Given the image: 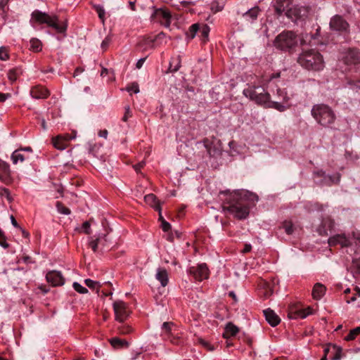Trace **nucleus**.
Listing matches in <instances>:
<instances>
[{"instance_id":"3","label":"nucleus","mask_w":360,"mask_h":360,"mask_svg":"<svg viewBox=\"0 0 360 360\" xmlns=\"http://www.w3.org/2000/svg\"><path fill=\"white\" fill-rule=\"evenodd\" d=\"M311 115L316 121L323 127H330L335 120L333 110L324 104L314 105L311 109Z\"/></svg>"},{"instance_id":"8","label":"nucleus","mask_w":360,"mask_h":360,"mask_svg":"<svg viewBox=\"0 0 360 360\" xmlns=\"http://www.w3.org/2000/svg\"><path fill=\"white\" fill-rule=\"evenodd\" d=\"M331 31L345 34L350 32V26L347 20L341 15H333L329 22Z\"/></svg>"},{"instance_id":"14","label":"nucleus","mask_w":360,"mask_h":360,"mask_svg":"<svg viewBox=\"0 0 360 360\" xmlns=\"http://www.w3.org/2000/svg\"><path fill=\"white\" fill-rule=\"evenodd\" d=\"M96 238H93L92 237L90 238L89 242V246L92 249V250L96 252L98 250L99 246L101 247V250L104 248L105 246V243L107 242V235L106 234H101L99 233L98 236H95Z\"/></svg>"},{"instance_id":"15","label":"nucleus","mask_w":360,"mask_h":360,"mask_svg":"<svg viewBox=\"0 0 360 360\" xmlns=\"http://www.w3.org/2000/svg\"><path fill=\"white\" fill-rule=\"evenodd\" d=\"M334 227V221L329 217L322 219L321 224L317 229V231L321 236H328V231H330Z\"/></svg>"},{"instance_id":"47","label":"nucleus","mask_w":360,"mask_h":360,"mask_svg":"<svg viewBox=\"0 0 360 360\" xmlns=\"http://www.w3.org/2000/svg\"><path fill=\"white\" fill-rule=\"evenodd\" d=\"M18 75H19L18 72L15 69L10 70L8 73V79L11 82H13L16 81Z\"/></svg>"},{"instance_id":"28","label":"nucleus","mask_w":360,"mask_h":360,"mask_svg":"<svg viewBox=\"0 0 360 360\" xmlns=\"http://www.w3.org/2000/svg\"><path fill=\"white\" fill-rule=\"evenodd\" d=\"M52 143L56 149L60 150H63L68 147V143H66L61 135L53 138Z\"/></svg>"},{"instance_id":"13","label":"nucleus","mask_w":360,"mask_h":360,"mask_svg":"<svg viewBox=\"0 0 360 360\" xmlns=\"http://www.w3.org/2000/svg\"><path fill=\"white\" fill-rule=\"evenodd\" d=\"M46 278L48 283L53 286H60L65 283V279L60 271H50L46 274Z\"/></svg>"},{"instance_id":"25","label":"nucleus","mask_w":360,"mask_h":360,"mask_svg":"<svg viewBox=\"0 0 360 360\" xmlns=\"http://www.w3.org/2000/svg\"><path fill=\"white\" fill-rule=\"evenodd\" d=\"M155 277L160 282L162 287H165L167 285L168 274L165 269H158Z\"/></svg>"},{"instance_id":"2","label":"nucleus","mask_w":360,"mask_h":360,"mask_svg":"<svg viewBox=\"0 0 360 360\" xmlns=\"http://www.w3.org/2000/svg\"><path fill=\"white\" fill-rule=\"evenodd\" d=\"M297 62L309 70H320L324 66L323 56L316 49L303 50L299 54Z\"/></svg>"},{"instance_id":"53","label":"nucleus","mask_w":360,"mask_h":360,"mask_svg":"<svg viewBox=\"0 0 360 360\" xmlns=\"http://www.w3.org/2000/svg\"><path fill=\"white\" fill-rule=\"evenodd\" d=\"M108 75H110V77L109 79V81H112L114 79V75H113L112 72L110 71L107 68H103V69L101 70V76L104 77L105 76H106Z\"/></svg>"},{"instance_id":"26","label":"nucleus","mask_w":360,"mask_h":360,"mask_svg":"<svg viewBox=\"0 0 360 360\" xmlns=\"http://www.w3.org/2000/svg\"><path fill=\"white\" fill-rule=\"evenodd\" d=\"M281 72H278L276 73L272 74L267 81V86L266 88H274V84H276V82L280 84H283V80H280L279 79L281 77Z\"/></svg>"},{"instance_id":"22","label":"nucleus","mask_w":360,"mask_h":360,"mask_svg":"<svg viewBox=\"0 0 360 360\" xmlns=\"http://www.w3.org/2000/svg\"><path fill=\"white\" fill-rule=\"evenodd\" d=\"M325 292L326 287L320 283H316L312 290L313 298L315 300H319L324 295Z\"/></svg>"},{"instance_id":"51","label":"nucleus","mask_w":360,"mask_h":360,"mask_svg":"<svg viewBox=\"0 0 360 360\" xmlns=\"http://www.w3.org/2000/svg\"><path fill=\"white\" fill-rule=\"evenodd\" d=\"M8 53L7 49L5 47L0 48V59L1 60H6L8 59Z\"/></svg>"},{"instance_id":"18","label":"nucleus","mask_w":360,"mask_h":360,"mask_svg":"<svg viewBox=\"0 0 360 360\" xmlns=\"http://www.w3.org/2000/svg\"><path fill=\"white\" fill-rule=\"evenodd\" d=\"M311 314L310 309H298L292 307L288 312V317L290 319H296L298 318L304 319L308 314Z\"/></svg>"},{"instance_id":"45","label":"nucleus","mask_w":360,"mask_h":360,"mask_svg":"<svg viewBox=\"0 0 360 360\" xmlns=\"http://www.w3.org/2000/svg\"><path fill=\"white\" fill-rule=\"evenodd\" d=\"M112 41V37L108 35L102 41L101 47L103 51H106Z\"/></svg>"},{"instance_id":"55","label":"nucleus","mask_w":360,"mask_h":360,"mask_svg":"<svg viewBox=\"0 0 360 360\" xmlns=\"http://www.w3.org/2000/svg\"><path fill=\"white\" fill-rule=\"evenodd\" d=\"M131 117V112L129 105L125 107V113L122 117V121L127 122L128 118Z\"/></svg>"},{"instance_id":"20","label":"nucleus","mask_w":360,"mask_h":360,"mask_svg":"<svg viewBox=\"0 0 360 360\" xmlns=\"http://www.w3.org/2000/svg\"><path fill=\"white\" fill-rule=\"evenodd\" d=\"M292 0H276L275 10L278 15H281L292 4Z\"/></svg>"},{"instance_id":"52","label":"nucleus","mask_w":360,"mask_h":360,"mask_svg":"<svg viewBox=\"0 0 360 360\" xmlns=\"http://www.w3.org/2000/svg\"><path fill=\"white\" fill-rule=\"evenodd\" d=\"M153 41L150 39H142L139 44V46L141 47L143 46H153Z\"/></svg>"},{"instance_id":"5","label":"nucleus","mask_w":360,"mask_h":360,"mask_svg":"<svg viewBox=\"0 0 360 360\" xmlns=\"http://www.w3.org/2000/svg\"><path fill=\"white\" fill-rule=\"evenodd\" d=\"M276 48L284 51H290L297 45V36L292 31H283L275 39Z\"/></svg>"},{"instance_id":"23","label":"nucleus","mask_w":360,"mask_h":360,"mask_svg":"<svg viewBox=\"0 0 360 360\" xmlns=\"http://www.w3.org/2000/svg\"><path fill=\"white\" fill-rule=\"evenodd\" d=\"M110 343L115 349L128 348L129 347V342L117 337L111 338L110 340Z\"/></svg>"},{"instance_id":"56","label":"nucleus","mask_w":360,"mask_h":360,"mask_svg":"<svg viewBox=\"0 0 360 360\" xmlns=\"http://www.w3.org/2000/svg\"><path fill=\"white\" fill-rule=\"evenodd\" d=\"M333 347H335V345L333 344H328L324 348V355L327 356L328 354H330L332 356L333 353Z\"/></svg>"},{"instance_id":"63","label":"nucleus","mask_w":360,"mask_h":360,"mask_svg":"<svg viewBox=\"0 0 360 360\" xmlns=\"http://www.w3.org/2000/svg\"><path fill=\"white\" fill-rule=\"evenodd\" d=\"M84 71V69L83 68H81V67H78L75 69V72H74V74H73V77H78L81 73H82Z\"/></svg>"},{"instance_id":"49","label":"nucleus","mask_w":360,"mask_h":360,"mask_svg":"<svg viewBox=\"0 0 360 360\" xmlns=\"http://www.w3.org/2000/svg\"><path fill=\"white\" fill-rule=\"evenodd\" d=\"M0 195L2 198H6L8 201H11L12 198L10 195V191L8 189L4 188L0 189Z\"/></svg>"},{"instance_id":"17","label":"nucleus","mask_w":360,"mask_h":360,"mask_svg":"<svg viewBox=\"0 0 360 360\" xmlns=\"http://www.w3.org/2000/svg\"><path fill=\"white\" fill-rule=\"evenodd\" d=\"M284 12H285V15L288 18L296 20L304 15L303 13L305 12V9L298 6H293L292 7L289 6Z\"/></svg>"},{"instance_id":"36","label":"nucleus","mask_w":360,"mask_h":360,"mask_svg":"<svg viewBox=\"0 0 360 360\" xmlns=\"http://www.w3.org/2000/svg\"><path fill=\"white\" fill-rule=\"evenodd\" d=\"M20 151V150H16L11 155V159L13 160V164H17L18 161L22 162L25 160L24 155L21 154Z\"/></svg>"},{"instance_id":"50","label":"nucleus","mask_w":360,"mask_h":360,"mask_svg":"<svg viewBox=\"0 0 360 360\" xmlns=\"http://www.w3.org/2000/svg\"><path fill=\"white\" fill-rule=\"evenodd\" d=\"M0 245L3 247L4 248H8L9 245L6 241V237L4 236V233L3 231L0 229Z\"/></svg>"},{"instance_id":"1","label":"nucleus","mask_w":360,"mask_h":360,"mask_svg":"<svg viewBox=\"0 0 360 360\" xmlns=\"http://www.w3.org/2000/svg\"><path fill=\"white\" fill-rule=\"evenodd\" d=\"M226 195L222 205L223 210L228 212L238 219H244L250 213V207L258 200V196L248 191L240 190L233 192L222 191Z\"/></svg>"},{"instance_id":"30","label":"nucleus","mask_w":360,"mask_h":360,"mask_svg":"<svg viewBox=\"0 0 360 360\" xmlns=\"http://www.w3.org/2000/svg\"><path fill=\"white\" fill-rule=\"evenodd\" d=\"M144 201L146 202V203L153 207L155 210H156L157 205H160L159 200L157 199L156 196L153 193H150L145 195Z\"/></svg>"},{"instance_id":"41","label":"nucleus","mask_w":360,"mask_h":360,"mask_svg":"<svg viewBox=\"0 0 360 360\" xmlns=\"http://www.w3.org/2000/svg\"><path fill=\"white\" fill-rule=\"evenodd\" d=\"M56 208L58 212L63 214L68 215L70 214V210L66 207H65L62 202H56Z\"/></svg>"},{"instance_id":"4","label":"nucleus","mask_w":360,"mask_h":360,"mask_svg":"<svg viewBox=\"0 0 360 360\" xmlns=\"http://www.w3.org/2000/svg\"><path fill=\"white\" fill-rule=\"evenodd\" d=\"M243 94L257 104L263 105L265 107L274 108L280 111L284 110V106L278 100H271L267 91L257 94V91H243Z\"/></svg>"},{"instance_id":"37","label":"nucleus","mask_w":360,"mask_h":360,"mask_svg":"<svg viewBox=\"0 0 360 360\" xmlns=\"http://www.w3.org/2000/svg\"><path fill=\"white\" fill-rule=\"evenodd\" d=\"M199 25L195 23L192 25L186 33L187 37L190 39H193L198 32H199Z\"/></svg>"},{"instance_id":"46","label":"nucleus","mask_w":360,"mask_h":360,"mask_svg":"<svg viewBox=\"0 0 360 360\" xmlns=\"http://www.w3.org/2000/svg\"><path fill=\"white\" fill-rule=\"evenodd\" d=\"M85 284L91 289H97L100 287L98 282L87 278L84 281Z\"/></svg>"},{"instance_id":"59","label":"nucleus","mask_w":360,"mask_h":360,"mask_svg":"<svg viewBox=\"0 0 360 360\" xmlns=\"http://www.w3.org/2000/svg\"><path fill=\"white\" fill-rule=\"evenodd\" d=\"M61 136L64 139V141L66 142V143H68V142L69 141L75 139V137H76V131H74V136H71V135H70L68 134H64V135H61Z\"/></svg>"},{"instance_id":"16","label":"nucleus","mask_w":360,"mask_h":360,"mask_svg":"<svg viewBox=\"0 0 360 360\" xmlns=\"http://www.w3.org/2000/svg\"><path fill=\"white\" fill-rule=\"evenodd\" d=\"M153 15L156 18L161 19V23L168 27L171 24L172 15L168 10L163 8L156 9L154 12Z\"/></svg>"},{"instance_id":"35","label":"nucleus","mask_w":360,"mask_h":360,"mask_svg":"<svg viewBox=\"0 0 360 360\" xmlns=\"http://www.w3.org/2000/svg\"><path fill=\"white\" fill-rule=\"evenodd\" d=\"M210 30V27L207 25H203L201 28H199L200 37L203 42H205L207 40Z\"/></svg>"},{"instance_id":"58","label":"nucleus","mask_w":360,"mask_h":360,"mask_svg":"<svg viewBox=\"0 0 360 360\" xmlns=\"http://www.w3.org/2000/svg\"><path fill=\"white\" fill-rule=\"evenodd\" d=\"M82 229L86 234H89L91 233L90 222L89 221L84 222L82 224Z\"/></svg>"},{"instance_id":"29","label":"nucleus","mask_w":360,"mask_h":360,"mask_svg":"<svg viewBox=\"0 0 360 360\" xmlns=\"http://www.w3.org/2000/svg\"><path fill=\"white\" fill-rule=\"evenodd\" d=\"M181 67V59L180 57L178 56L174 58H172L169 62V66L167 72H176Z\"/></svg>"},{"instance_id":"27","label":"nucleus","mask_w":360,"mask_h":360,"mask_svg":"<svg viewBox=\"0 0 360 360\" xmlns=\"http://www.w3.org/2000/svg\"><path fill=\"white\" fill-rule=\"evenodd\" d=\"M238 330L239 329L236 326L229 322L226 326L225 333L223 336L225 338H229L231 336H235L238 333Z\"/></svg>"},{"instance_id":"9","label":"nucleus","mask_w":360,"mask_h":360,"mask_svg":"<svg viewBox=\"0 0 360 360\" xmlns=\"http://www.w3.org/2000/svg\"><path fill=\"white\" fill-rule=\"evenodd\" d=\"M314 179L321 178L319 181L316 180V183L319 185L331 186L334 184H338L340 179V175L336 174L333 176L326 175L325 172L319 170L314 172Z\"/></svg>"},{"instance_id":"19","label":"nucleus","mask_w":360,"mask_h":360,"mask_svg":"<svg viewBox=\"0 0 360 360\" xmlns=\"http://www.w3.org/2000/svg\"><path fill=\"white\" fill-rule=\"evenodd\" d=\"M266 321L273 327L276 326L280 322L279 316L271 309H266L263 311Z\"/></svg>"},{"instance_id":"7","label":"nucleus","mask_w":360,"mask_h":360,"mask_svg":"<svg viewBox=\"0 0 360 360\" xmlns=\"http://www.w3.org/2000/svg\"><path fill=\"white\" fill-rule=\"evenodd\" d=\"M330 246H334L340 244L342 247H349L353 244L360 245V235L355 233H352V238H347L345 234H337L328 238Z\"/></svg>"},{"instance_id":"12","label":"nucleus","mask_w":360,"mask_h":360,"mask_svg":"<svg viewBox=\"0 0 360 360\" xmlns=\"http://www.w3.org/2000/svg\"><path fill=\"white\" fill-rule=\"evenodd\" d=\"M189 273L198 281L206 279L209 276V270L206 264H200L196 266H191L189 269Z\"/></svg>"},{"instance_id":"31","label":"nucleus","mask_w":360,"mask_h":360,"mask_svg":"<svg viewBox=\"0 0 360 360\" xmlns=\"http://www.w3.org/2000/svg\"><path fill=\"white\" fill-rule=\"evenodd\" d=\"M92 8L96 11L99 19L103 23L105 20V11L103 6L100 4H91Z\"/></svg>"},{"instance_id":"57","label":"nucleus","mask_w":360,"mask_h":360,"mask_svg":"<svg viewBox=\"0 0 360 360\" xmlns=\"http://www.w3.org/2000/svg\"><path fill=\"white\" fill-rule=\"evenodd\" d=\"M352 267L356 269V271L360 274V258L352 260Z\"/></svg>"},{"instance_id":"34","label":"nucleus","mask_w":360,"mask_h":360,"mask_svg":"<svg viewBox=\"0 0 360 360\" xmlns=\"http://www.w3.org/2000/svg\"><path fill=\"white\" fill-rule=\"evenodd\" d=\"M342 354V347L337 346L335 345V347H333V353L330 356L331 360H340Z\"/></svg>"},{"instance_id":"40","label":"nucleus","mask_w":360,"mask_h":360,"mask_svg":"<svg viewBox=\"0 0 360 360\" xmlns=\"http://www.w3.org/2000/svg\"><path fill=\"white\" fill-rule=\"evenodd\" d=\"M0 173L3 175H8L10 173L9 165L0 159Z\"/></svg>"},{"instance_id":"44","label":"nucleus","mask_w":360,"mask_h":360,"mask_svg":"<svg viewBox=\"0 0 360 360\" xmlns=\"http://www.w3.org/2000/svg\"><path fill=\"white\" fill-rule=\"evenodd\" d=\"M119 333L122 335H127L131 333L132 328L128 325H122L118 327Z\"/></svg>"},{"instance_id":"39","label":"nucleus","mask_w":360,"mask_h":360,"mask_svg":"<svg viewBox=\"0 0 360 360\" xmlns=\"http://www.w3.org/2000/svg\"><path fill=\"white\" fill-rule=\"evenodd\" d=\"M30 96L34 98H46L49 96V91H30Z\"/></svg>"},{"instance_id":"32","label":"nucleus","mask_w":360,"mask_h":360,"mask_svg":"<svg viewBox=\"0 0 360 360\" xmlns=\"http://www.w3.org/2000/svg\"><path fill=\"white\" fill-rule=\"evenodd\" d=\"M174 323L172 322H165L162 326V334L164 338H168L172 333V327Z\"/></svg>"},{"instance_id":"10","label":"nucleus","mask_w":360,"mask_h":360,"mask_svg":"<svg viewBox=\"0 0 360 360\" xmlns=\"http://www.w3.org/2000/svg\"><path fill=\"white\" fill-rule=\"evenodd\" d=\"M342 60L346 65H356L360 63V51L350 48L342 53Z\"/></svg>"},{"instance_id":"48","label":"nucleus","mask_w":360,"mask_h":360,"mask_svg":"<svg viewBox=\"0 0 360 360\" xmlns=\"http://www.w3.org/2000/svg\"><path fill=\"white\" fill-rule=\"evenodd\" d=\"M347 82L349 84V89H360V80L354 82L352 79H347Z\"/></svg>"},{"instance_id":"61","label":"nucleus","mask_w":360,"mask_h":360,"mask_svg":"<svg viewBox=\"0 0 360 360\" xmlns=\"http://www.w3.org/2000/svg\"><path fill=\"white\" fill-rule=\"evenodd\" d=\"M139 84L136 82H134V83H131L130 85H129L127 88H126V90H133V91H135V90H139Z\"/></svg>"},{"instance_id":"24","label":"nucleus","mask_w":360,"mask_h":360,"mask_svg":"<svg viewBox=\"0 0 360 360\" xmlns=\"http://www.w3.org/2000/svg\"><path fill=\"white\" fill-rule=\"evenodd\" d=\"M260 12V9L258 6H255L243 14L244 18L247 20L252 22L255 20Z\"/></svg>"},{"instance_id":"43","label":"nucleus","mask_w":360,"mask_h":360,"mask_svg":"<svg viewBox=\"0 0 360 360\" xmlns=\"http://www.w3.org/2000/svg\"><path fill=\"white\" fill-rule=\"evenodd\" d=\"M72 286L75 290L79 293L86 294L88 292V290L77 282H74Z\"/></svg>"},{"instance_id":"21","label":"nucleus","mask_w":360,"mask_h":360,"mask_svg":"<svg viewBox=\"0 0 360 360\" xmlns=\"http://www.w3.org/2000/svg\"><path fill=\"white\" fill-rule=\"evenodd\" d=\"M203 142L210 157H217L221 155V150L217 146H214L207 139H205Z\"/></svg>"},{"instance_id":"42","label":"nucleus","mask_w":360,"mask_h":360,"mask_svg":"<svg viewBox=\"0 0 360 360\" xmlns=\"http://www.w3.org/2000/svg\"><path fill=\"white\" fill-rule=\"evenodd\" d=\"M283 228L285 229V232L288 235L292 234L294 231L293 224L291 221H284Z\"/></svg>"},{"instance_id":"54","label":"nucleus","mask_w":360,"mask_h":360,"mask_svg":"<svg viewBox=\"0 0 360 360\" xmlns=\"http://www.w3.org/2000/svg\"><path fill=\"white\" fill-rule=\"evenodd\" d=\"M198 341L200 345L207 348L208 350L212 351L214 349L213 347L210 346V345L205 340L198 338Z\"/></svg>"},{"instance_id":"11","label":"nucleus","mask_w":360,"mask_h":360,"mask_svg":"<svg viewBox=\"0 0 360 360\" xmlns=\"http://www.w3.org/2000/svg\"><path fill=\"white\" fill-rule=\"evenodd\" d=\"M113 309L115 314V319L120 322H123L129 316V311L127 309V304L117 300L113 303Z\"/></svg>"},{"instance_id":"60","label":"nucleus","mask_w":360,"mask_h":360,"mask_svg":"<svg viewBox=\"0 0 360 360\" xmlns=\"http://www.w3.org/2000/svg\"><path fill=\"white\" fill-rule=\"evenodd\" d=\"M161 227L164 231H168L171 229V225L165 220H163V221H162Z\"/></svg>"},{"instance_id":"38","label":"nucleus","mask_w":360,"mask_h":360,"mask_svg":"<svg viewBox=\"0 0 360 360\" xmlns=\"http://www.w3.org/2000/svg\"><path fill=\"white\" fill-rule=\"evenodd\" d=\"M360 333V326L356 327L350 330L349 334L345 338L346 341H350L355 339V338Z\"/></svg>"},{"instance_id":"64","label":"nucleus","mask_w":360,"mask_h":360,"mask_svg":"<svg viewBox=\"0 0 360 360\" xmlns=\"http://www.w3.org/2000/svg\"><path fill=\"white\" fill-rule=\"evenodd\" d=\"M11 94H2L0 93V102L5 101L7 98H11Z\"/></svg>"},{"instance_id":"33","label":"nucleus","mask_w":360,"mask_h":360,"mask_svg":"<svg viewBox=\"0 0 360 360\" xmlns=\"http://www.w3.org/2000/svg\"><path fill=\"white\" fill-rule=\"evenodd\" d=\"M30 49L34 52H40L42 50L41 41L37 39L32 38L30 39Z\"/></svg>"},{"instance_id":"62","label":"nucleus","mask_w":360,"mask_h":360,"mask_svg":"<svg viewBox=\"0 0 360 360\" xmlns=\"http://www.w3.org/2000/svg\"><path fill=\"white\" fill-rule=\"evenodd\" d=\"M146 162L145 161H141L136 165H134V168L136 172L140 171L141 168H143L145 165Z\"/></svg>"},{"instance_id":"6","label":"nucleus","mask_w":360,"mask_h":360,"mask_svg":"<svg viewBox=\"0 0 360 360\" xmlns=\"http://www.w3.org/2000/svg\"><path fill=\"white\" fill-rule=\"evenodd\" d=\"M32 19L40 24L45 23L48 26L54 28L58 32L63 33L67 29L66 25H60L56 15L51 16L46 13L34 11L32 13Z\"/></svg>"}]
</instances>
